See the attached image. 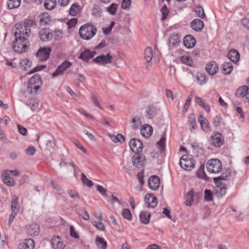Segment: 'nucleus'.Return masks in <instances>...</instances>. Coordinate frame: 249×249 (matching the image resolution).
Here are the masks:
<instances>
[{"label": "nucleus", "mask_w": 249, "mask_h": 249, "mask_svg": "<svg viewBox=\"0 0 249 249\" xmlns=\"http://www.w3.org/2000/svg\"><path fill=\"white\" fill-rule=\"evenodd\" d=\"M14 34L15 39L13 43V50L19 53L25 52L29 45L28 38L31 36V32L27 31L24 34H21L20 33L14 31Z\"/></svg>", "instance_id": "f257e3e1"}, {"label": "nucleus", "mask_w": 249, "mask_h": 249, "mask_svg": "<svg viewBox=\"0 0 249 249\" xmlns=\"http://www.w3.org/2000/svg\"><path fill=\"white\" fill-rule=\"evenodd\" d=\"M96 33L97 28L89 23L82 26L79 31L80 36L82 39L85 40L91 39L96 35Z\"/></svg>", "instance_id": "f03ea898"}, {"label": "nucleus", "mask_w": 249, "mask_h": 249, "mask_svg": "<svg viewBox=\"0 0 249 249\" xmlns=\"http://www.w3.org/2000/svg\"><path fill=\"white\" fill-rule=\"evenodd\" d=\"M36 25L35 20L29 18L25 19L24 20L23 24L21 23H17L14 26L13 30L21 34H24L26 31H30V28Z\"/></svg>", "instance_id": "7ed1b4c3"}, {"label": "nucleus", "mask_w": 249, "mask_h": 249, "mask_svg": "<svg viewBox=\"0 0 249 249\" xmlns=\"http://www.w3.org/2000/svg\"><path fill=\"white\" fill-rule=\"evenodd\" d=\"M206 167L209 172L216 174L221 170L222 164L220 161L217 159H211L208 161Z\"/></svg>", "instance_id": "20e7f679"}, {"label": "nucleus", "mask_w": 249, "mask_h": 249, "mask_svg": "<svg viewBox=\"0 0 249 249\" xmlns=\"http://www.w3.org/2000/svg\"><path fill=\"white\" fill-rule=\"evenodd\" d=\"M129 145L130 149L136 154L141 153L142 151L143 144L137 139H131L129 141Z\"/></svg>", "instance_id": "39448f33"}, {"label": "nucleus", "mask_w": 249, "mask_h": 249, "mask_svg": "<svg viewBox=\"0 0 249 249\" xmlns=\"http://www.w3.org/2000/svg\"><path fill=\"white\" fill-rule=\"evenodd\" d=\"M51 51L50 47L41 48L38 50L36 55L40 61H46L49 58Z\"/></svg>", "instance_id": "423d86ee"}, {"label": "nucleus", "mask_w": 249, "mask_h": 249, "mask_svg": "<svg viewBox=\"0 0 249 249\" xmlns=\"http://www.w3.org/2000/svg\"><path fill=\"white\" fill-rule=\"evenodd\" d=\"M41 142L46 145L48 149H50L54 145V139L51 134H45L41 138Z\"/></svg>", "instance_id": "0eeeda50"}, {"label": "nucleus", "mask_w": 249, "mask_h": 249, "mask_svg": "<svg viewBox=\"0 0 249 249\" xmlns=\"http://www.w3.org/2000/svg\"><path fill=\"white\" fill-rule=\"evenodd\" d=\"M112 57L107 53L106 55L102 54L97 56L93 59V62L97 64H100L104 65L107 64L111 63Z\"/></svg>", "instance_id": "6e6552de"}, {"label": "nucleus", "mask_w": 249, "mask_h": 249, "mask_svg": "<svg viewBox=\"0 0 249 249\" xmlns=\"http://www.w3.org/2000/svg\"><path fill=\"white\" fill-rule=\"evenodd\" d=\"M160 184V178L154 175L150 177L148 180V185L150 189L156 191L159 188Z\"/></svg>", "instance_id": "1a4fd4ad"}, {"label": "nucleus", "mask_w": 249, "mask_h": 249, "mask_svg": "<svg viewBox=\"0 0 249 249\" xmlns=\"http://www.w3.org/2000/svg\"><path fill=\"white\" fill-rule=\"evenodd\" d=\"M145 202L147 207L154 208L156 207L158 203L157 198L151 194H148L145 196Z\"/></svg>", "instance_id": "9d476101"}, {"label": "nucleus", "mask_w": 249, "mask_h": 249, "mask_svg": "<svg viewBox=\"0 0 249 249\" xmlns=\"http://www.w3.org/2000/svg\"><path fill=\"white\" fill-rule=\"evenodd\" d=\"M181 168L187 171H190L195 167L194 161L192 160H185L182 157L179 162Z\"/></svg>", "instance_id": "9b49d317"}, {"label": "nucleus", "mask_w": 249, "mask_h": 249, "mask_svg": "<svg viewBox=\"0 0 249 249\" xmlns=\"http://www.w3.org/2000/svg\"><path fill=\"white\" fill-rule=\"evenodd\" d=\"M227 186L225 183H220L215 186L214 193L217 197H222L226 194Z\"/></svg>", "instance_id": "f8f14e48"}, {"label": "nucleus", "mask_w": 249, "mask_h": 249, "mask_svg": "<svg viewBox=\"0 0 249 249\" xmlns=\"http://www.w3.org/2000/svg\"><path fill=\"white\" fill-rule=\"evenodd\" d=\"M153 56L152 49L151 47H147L144 52V58L147 63L146 64V69L149 70L152 66L151 60Z\"/></svg>", "instance_id": "ddd939ff"}, {"label": "nucleus", "mask_w": 249, "mask_h": 249, "mask_svg": "<svg viewBox=\"0 0 249 249\" xmlns=\"http://www.w3.org/2000/svg\"><path fill=\"white\" fill-rule=\"evenodd\" d=\"M96 54V52L95 51L91 52L89 49H86L84 52L81 53L78 58L88 62L90 58H93Z\"/></svg>", "instance_id": "4468645a"}, {"label": "nucleus", "mask_w": 249, "mask_h": 249, "mask_svg": "<svg viewBox=\"0 0 249 249\" xmlns=\"http://www.w3.org/2000/svg\"><path fill=\"white\" fill-rule=\"evenodd\" d=\"M145 157L144 155L137 154L132 158V163L134 166L140 168L143 165Z\"/></svg>", "instance_id": "2eb2a0df"}, {"label": "nucleus", "mask_w": 249, "mask_h": 249, "mask_svg": "<svg viewBox=\"0 0 249 249\" xmlns=\"http://www.w3.org/2000/svg\"><path fill=\"white\" fill-rule=\"evenodd\" d=\"M39 36L41 40L47 42L52 39L53 34L49 32L48 29H42L39 33Z\"/></svg>", "instance_id": "dca6fc26"}, {"label": "nucleus", "mask_w": 249, "mask_h": 249, "mask_svg": "<svg viewBox=\"0 0 249 249\" xmlns=\"http://www.w3.org/2000/svg\"><path fill=\"white\" fill-rule=\"evenodd\" d=\"M205 70L211 75H214L218 70L217 64L214 61H211L207 64Z\"/></svg>", "instance_id": "f3484780"}, {"label": "nucleus", "mask_w": 249, "mask_h": 249, "mask_svg": "<svg viewBox=\"0 0 249 249\" xmlns=\"http://www.w3.org/2000/svg\"><path fill=\"white\" fill-rule=\"evenodd\" d=\"M196 40L195 37L192 35L186 36L183 39V44L187 48H192L195 45Z\"/></svg>", "instance_id": "a211bd4d"}, {"label": "nucleus", "mask_w": 249, "mask_h": 249, "mask_svg": "<svg viewBox=\"0 0 249 249\" xmlns=\"http://www.w3.org/2000/svg\"><path fill=\"white\" fill-rule=\"evenodd\" d=\"M211 138V143L213 146L219 147L223 144L222 136L220 133H217L214 136H212Z\"/></svg>", "instance_id": "6ab92c4d"}, {"label": "nucleus", "mask_w": 249, "mask_h": 249, "mask_svg": "<svg viewBox=\"0 0 249 249\" xmlns=\"http://www.w3.org/2000/svg\"><path fill=\"white\" fill-rule=\"evenodd\" d=\"M153 128L151 125L145 124L141 128V134L145 138H149L152 134Z\"/></svg>", "instance_id": "aec40b11"}, {"label": "nucleus", "mask_w": 249, "mask_h": 249, "mask_svg": "<svg viewBox=\"0 0 249 249\" xmlns=\"http://www.w3.org/2000/svg\"><path fill=\"white\" fill-rule=\"evenodd\" d=\"M204 27L203 22L198 18L194 19L191 23L192 28L196 31L200 32L202 30Z\"/></svg>", "instance_id": "412c9836"}, {"label": "nucleus", "mask_w": 249, "mask_h": 249, "mask_svg": "<svg viewBox=\"0 0 249 249\" xmlns=\"http://www.w3.org/2000/svg\"><path fill=\"white\" fill-rule=\"evenodd\" d=\"M227 57L232 62H237L239 59L240 54L237 51L231 49L229 51Z\"/></svg>", "instance_id": "4be33fe9"}, {"label": "nucleus", "mask_w": 249, "mask_h": 249, "mask_svg": "<svg viewBox=\"0 0 249 249\" xmlns=\"http://www.w3.org/2000/svg\"><path fill=\"white\" fill-rule=\"evenodd\" d=\"M27 232L30 235H37L39 232V226L36 223H32L27 228Z\"/></svg>", "instance_id": "5701e85b"}, {"label": "nucleus", "mask_w": 249, "mask_h": 249, "mask_svg": "<svg viewBox=\"0 0 249 249\" xmlns=\"http://www.w3.org/2000/svg\"><path fill=\"white\" fill-rule=\"evenodd\" d=\"M231 169L229 168H224L222 170V173L221 175L217 178H214L213 180L216 183H218L219 180L226 179L228 177H230L231 176Z\"/></svg>", "instance_id": "b1692460"}, {"label": "nucleus", "mask_w": 249, "mask_h": 249, "mask_svg": "<svg viewBox=\"0 0 249 249\" xmlns=\"http://www.w3.org/2000/svg\"><path fill=\"white\" fill-rule=\"evenodd\" d=\"M2 179L3 182L8 186H13L15 184V180L10 177L8 171L3 174Z\"/></svg>", "instance_id": "393cba45"}, {"label": "nucleus", "mask_w": 249, "mask_h": 249, "mask_svg": "<svg viewBox=\"0 0 249 249\" xmlns=\"http://www.w3.org/2000/svg\"><path fill=\"white\" fill-rule=\"evenodd\" d=\"M200 196L199 194H195L193 190L189 191L186 195V200L185 201V203L187 206H191L192 204V203L194 201L195 196Z\"/></svg>", "instance_id": "a878e982"}, {"label": "nucleus", "mask_w": 249, "mask_h": 249, "mask_svg": "<svg viewBox=\"0 0 249 249\" xmlns=\"http://www.w3.org/2000/svg\"><path fill=\"white\" fill-rule=\"evenodd\" d=\"M34 241L30 238L25 240L22 245H20L18 249H34L35 247Z\"/></svg>", "instance_id": "bb28decb"}, {"label": "nucleus", "mask_w": 249, "mask_h": 249, "mask_svg": "<svg viewBox=\"0 0 249 249\" xmlns=\"http://www.w3.org/2000/svg\"><path fill=\"white\" fill-rule=\"evenodd\" d=\"M151 213L147 211H142L140 214V219L142 223L147 224L149 222Z\"/></svg>", "instance_id": "cd10ccee"}, {"label": "nucleus", "mask_w": 249, "mask_h": 249, "mask_svg": "<svg viewBox=\"0 0 249 249\" xmlns=\"http://www.w3.org/2000/svg\"><path fill=\"white\" fill-rule=\"evenodd\" d=\"M107 136L115 143L118 142L122 143L125 140L124 136L121 134H118L117 136H115L114 134L108 133L107 134Z\"/></svg>", "instance_id": "c85d7f7f"}, {"label": "nucleus", "mask_w": 249, "mask_h": 249, "mask_svg": "<svg viewBox=\"0 0 249 249\" xmlns=\"http://www.w3.org/2000/svg\"><path fill=\"white\" fill-rule=\"evenodd\" d=\"M249 90V88L247 86H242L239 88L235 93L236 95L239 97L242 98L244 97H247V91Z\"/></svg>", "instance_id": "c756f323"}, {"label": "nucleus", "mask_w": 249, "mask_h": 249, "mask_svg": "<svg viewBox=\"0 0 249 249\" xmlns=\"http://www.w3.org/2000/svg\"><path fill=\"white\" fill-rule=\"evenodd\" d=\"M198 120L203 130L207 131L209 129L208 121L203 115H199Z\"/></svg>", "instance_id": "7c9ffc66"}, {"label": "nucleus", "mask_w": 249, "mask_h": 249, "mask_svg": "<svg viewBox=\"0 0 249 249\" xmlns=\"http://www.w3.org/2000/svg\"><path fill=\"white\" fill-rule=\"evenodd\" d=\"M32 65V62L27 58H23L20 60L19 66L21 69L24 71H27Z\"/></svg>", "instance_id": "2f4dec72"}, {"label": "nucleus", "mask_w": 249, "mask_h": 249, "mask_svg": "<svg viewBox=\"0 0 249 249\" xmlns=\"http://www.w3.org/2000/svg\"><path fill=\"white\" fill-rule=\"evenodd\" d=\"M51 244L54 249H61L63 246V242L58 236L53 237L52 239Z\"/></svg>", "instance_id": "473e14b6"}, {"label": "nucleus", "mask_w": 249, "mask_h": 249, "mask_svg": "<svg viewBox=\"0 0 249 249\" xmlns=\"http://www.w3.org/2000/svg\"><path fill=\"white\" fill-rule=\"evenodd\" d=\"M37 84H42L41 76L38 74L33 75L29 80L28 86H34Z\"/></svg>", "instance_id": "72a5a7b5"}, {"label": "nucleus", "mask_w": 249, "mask_h": 249, "mask_svg": "<svg viewBox=\"0 0 249 249\" xmlns=\"http://www.w3.org/2000/svg\"><path fill=\"white\" fill-rule=\"evenodd\" d=\"M95 242L97 247L100 249H107V243L105 241L104 239L102 237L97 236L95 240Z\"/></svg>", "instance_id": "f704fd0d"}, {"label": "nucleus", "mask_w": 249, "mask_h": 249, "mask_svg": "<svg viewBox=\"0 0 249 249\" xmlns=\"http://www.w3.org/2000/svg\"><path fill=\"white\" fill-rule=\"evenodd\" d=\"M39 22L41 25L48 24L51 20L48 13H44L39 16Z\"/></svg>", "instance_id": "c9c22d12"}, {"label": "nucleus", "mask_w": 249, "mask_h": 249, "mask_svg": "<svg viewBox=\"0 0 249 249\" xmlns=\"http://www.w3.org/2000/svg\"><path fill=\"white\" fill-rule=\"evenodd\" d=\"M157 108L155 107L150 106L146 111V116L149 119H151L157 114Z\"/></svg>", "instance_id": "e433bc0d"}, {"label": "nucleus", "mask_w": 249, "mask_h": 249, "mask_svg": "<svg viewBox=\"0 0 249 249\" xmlns=\"http://www.w3.org/2000/svg\"><path fill=\"white\" fill-rule=\"evenodd\" d=\"M56 5V0H45L44 3V6L45 8L50 10L53 9Z\"/></svg>", "instance_id": "4c0bfd02"}, {"label": "nucleus", "mask_w": 249, "mask_h": 249, "mask_svg": "<svg viewBox=\"0 0 249 249\" xmlns=\"http://www.w3.org/2000/svg\"><path fill=\"white\" fill-rule=\"evenodd\" d=\"M19 205L18 198L16 196H13L11 204V210L18 211Z\"/></svg>", "instance_id": "58836bf2"}, {"label": "nucleus", "mask_w": 249, "mask_h": 249, "mask_svg": "<svg viewBox=\"0 0 249 249\" xmlns=\"http://www.w3.org/2000/svg\"><path fill=\"white\" fill-rule=\"evenodd\" d=\"M233 66L231 62H226L223 64V71L225 74H229L232 71Z\"/></svg>", "instance_id": "ea45409f"}, {"label": "nucleus", "mask_w": 249, "mask_h": 249, "mask_svg": "<svg viewBox=\"0 0 249 249\" xmlns=\"http://www.w3.org/2000/svg\"><path fill=\"white\" fill-rule=\"evenodd\" d=\"M20 2V0H8L7 6L10 9L16 8L19 6Z\"/></svg>", "instance_id": "a19ab883"}, {"label": "nucleus", "mask_w": 249, "mask_h": 249, "mask_svg": "<svg viewBox=\"0 0 249 249\" xmlns=\"http://www.w3.org/2000/svg\"><path fill=\"white\" fill-rule=\"evenodd\" d=\"M26 105H28V106H30L31 109L33 111H35V110H36L39 106V104L38 103L37 100H36V99H31L29 101L28 103L26 104Z\"/></svg>", "instance_id": "79ce46f5"}, {"label": "nucleus", "mask_w": 249, "mask_h": 249, "mask_svg": "<svg viewBox=\"0 0 249 249\" xmlns=\"http://www.w3.org/2000/svg\"><path fill=\"white\" fill-rule=\"evenodd\" d=\"M182 62L188 66H192L193 61L191 57L187 55H183L180 58Z\"/></svg>", "instance_id": "37998d69"}, {"label": "nucleus", "mask_w": 249, "mask_h": 249, "mask_svg": "<svg viewBox=\"0 0 249 249\" xmlns=\"http://www.w3.org/2000/svg\"><path fill=\"white\" fill-rule=\"evenodd\" d=\"M131 123L133 124L132 127L134 129H138L141 125L140 119L138 116H135L132 118Z\"/></svg>", "instance_id": "c03bdc74"}, {"label": "nucleus", "mask_w": 249, "mask_h": 249, "mask_svg": "<svg viewBox=\"0 0 249 249\" xmlns=\"http://www.w3.org/2000/svg\"><path fill=\"white\" fill-rule=\"evenodd\" d=\"M80 6L77 3H74L70 9V14L72 16H75L79 11Z\"/></svg>", "instance_id": "a18cd8bd"}, {"label": "nucleus", "mask_w": 249, "mask_h": 249, "mask_svg": "<svg viewBox=\"0 0 249 249\" xmlns=\"http://www.w3.org/2000/svg\"><path fill=\"white\" fill-rule=\"evenodd\" d=\"M207 79L206 76L201 73L197 74V82L200 85H203L206 83Z\"/></svg>", "instance_id": "49530a36"}, {"label": "nucleus", "mask_w": 249, "mask_h": 249, "mask_svg": "<svg viewBox=\"0 0 249 249\" xmlns=\"http://www.w3.org/2000/svg\"><path fill=\"white\" fill-rule=\"evenodd\" d=\"M195 12L198 17L201 18H204L206 17L204 9L201 6H196L195 8Z\"/></svg>", "instance_id": "de8ad7c7"}, {"label": "nucleus", "mask_w": 249, "mask_h": 249, "mask_svg": "<svg viewBox=\"0 0 249 249\" xmlns=\"http://www.w3.org/2000/svg\"><path fill=\"white\" fill-rule=\"evenodd\" d=\"M204 164H201L196 172V176L199 178H204L206 177L204 172Z\"/></svg>", "instance_id": "09e8293b"}, {"label": "nucleus", "mask_w": 249, "mask_h": 249, "mask_svg": "<svg viewBox=\"0 0 249 249\" xmlns=\"http://www.w3.org/2000/svg\"><path fill=\"white\" fill-rule=\"evenodd\" d=\"M165 141L166 138L164 137H162L160 140L157 142V144L159 146L160 150L161 152H163L165 150Z\"/></svg>", "instance_id": "8fccbe9b"}, {"label": "nucleus", "mask_w": 249, "mask_h": 249, "mask_svg": "<svg viewBox=\"0 0 249 249\" xmlns=\"http://www.w3.org/2000/svg\"><path fill=\"white\" fill-rule=\"evenodd\" d=\"M169 42L170 44H172L174 46L178 45L179 43V38L178 35H173L169 39Z\"/></svg>", "instance_id": "3c124183"}, {"label": "nucleus", "mask_w": 249, "mask_h": 249, "mask_svg": "<svg viewBox=\"0 0 249 249\" xmlns=\"http://www.w3.org/2000/svg\"><path fill=\"white\" fill-rule=\"evenodd\" d=\"M122 215L124 218L128 220H131L132 218V214L128 209H124L122 211Z\"/></svg>", "instance_id": "603ef678"}, {"label": "nucleus", "mask_w": 249, "mask_h": 249, "mask_svg": "<svg viewBox=\"0 0 249 249\" xmlns=\"http://www.w3.org/2000/svg\"><path fill=\"white\" fill-rule=\"evenodd\" d=\"M81 180L83 184L88 187H90L93 185L92 181L89 180L84 173L81 174Z\"/></svg>", "instance_id": "864d4df0"}, {"label": "nucleus", "mask_w": 249, "mask_h": 249, "mask_svg": "<svg viewBox=\"0 0 249 249\" xmlns=\"http://www.w3.org/2000/svg\"><path fill=\"white\" fill-rule=\"evenodd\" d=\"M160 11L162 13V17L161 19L162 20H165L169 14V10L166 5H164L160 9Z\"/></svg>", "instance_id": "5fc2aeb1"}, {"label": "nucleus", "mask_w": 249, "mask_h": 249, "mask_svg": "<svg viewBox=\"0 0 249 249\" xmlns=\"http://www.w3.org/2000/svg\"><path fill=\"white\" fill-rule=\"evenodd\" d=\"M118 5L115 3H112L107 8V12L110 14L114 15L116 14Z\"/></svg>", "instance_id": "6e6d98bb"}, {"label": "nucleus", "mask_w": 249, "mask_h": 249, "mask_svg": "<svg viewBox=\"0 0 249 249\" xmlns=\"http://www.w3.org/2000/svg\"><path fill=\"white\" fill-rule=\"evenodd\" d=\"M204 198L207 201L213 200V194L211 190L206 189L204 191Z\"/></svg>", "instance_id": "4d7b16f0"}, {"label": "nucleus", "mask_w": 249, "mask_h": 249, "mask_svg": "<svg viewBox=\"0 0 249 249\" xmlns=\"http://www.w3.org/2000/svg\"><path fill=\"white\" fill-rule=\"evenodd\" d=\"M71 65L72 63L71 62L68 60H65L60 65H59V66L61 68L62 71L64 72L66 69L69 68Z\"/></svg>", "instance_id": "13d9d810"}, {"label": "nucleus", "mask_w": 249, "mask_h": 249, "mask_svg": "<svg viewBox=\"0 0 249 249\" xmlns=\"http://www.w3.org/2000/svg\"><path fill=\"white\" fill-rule=\"evenodd\" d=\"M41 84H37L34 86H28V89H30L32 93H36V91L39 89Z\"/></svg>", "instance_id": "bf43d9fd"}, {"label": "nucleus", "mask_w": 249, "mask_h": 249, "mask_svg": "<svg viewBox=\"0 0 249 249\" xmlns=\"http://www.w3.org/2000/svg\"><path fill=\"white\" fill-rule=\"evenodd\" d=\"M131 0H123L121 3V7L124 9H128L130 8Z\"/></svg>", "instance_id": "052dcab7"}, {"label": "nucleus", "mask_w": 249, "mask_h": 249, "mask_svg": "<svg viewBox=\"0 0 249 249\" xmlns=\"http://www.w3.org/2000/svg\"><path fill=\"white\" fill-rule=\"evenodd\" d=\"M68 193L71 198L74 199L79 198V195L76 191L74 190H70L68 191Z\"/></svg>", "instance_id": "680f3d73"}, {"label": "nucleus", "mask_w": 249, "mask_h": 249, "mask_svg": "<svg viewBox=\"0 0 249 249\" xmlns=\"http://www.w3.org/2000/svg\"><path fill=\"white\" fill-rule=\"evenodd\" d=\"M115 24V22L114 21H111L110 22V25L107 27L103 29V32L105 35H109L112 30L114 25Z\"/></svg>", "instance_id": "e2e57ef3"}, {"label": "nucleus", "mask_w": 249, "mask_h": 249, "mask_svg": "<svg viewBox=\"0 0 249 249\" xmlns=\"http://www.w3.org/2000/svg\"><path fill=\"white\" fill-rule=\"evenodd\" d=\"M91 98L92 99L93 102L95 104V105L97 107H98L99 108L102 109V107L101 106L100 103L97 99V97L96 95H95V94L94 92H92L91 93Z\"/></svg>", "instance_id": "0e129e2a"}, {"label": "nucleus", "mask_w": 249, "mask_h": 249, "mask_svg": "<svg viewBox=\"0 0 249 249\" xmlns=\"http://www.w3.org/2000/svg\"><path fill=\"white\" fill-rule=\"evenodd\" d=\"M18 132L22 135L25 136L27 134V130L26 128L23 127L20 124H18L17 125Z\"/></svg>", "instance_id": "69168bd1"}, {"label": "nucleus", "mask_w": 249, "mask_h": 249, "mask_svg": "<svg viewBox=\"0 0 249 249\" xmlns=\"http://www.w3.org/2000/svg\"><path fill=\"white\" fill-rule=\"evenodd\" d=\"M222 120L220 116L216 115L213 119V124L215 126H217L219 125Z\"/></svg>", "instance_id": "338daca9"}, {"label": "nucleus", "mask_w": 249, "mask_h": 249, "mask_svg": "<svg viewBox=\"0 0 249 249\" xmlns=\"http://www.w3.org/2000/svg\"><path fill=\"white\" fill-rule=\"evenodd\" d=\"M97 190L103 196H107V190L102 186L100 185H97Z\"/></svg>", "instance_id": "774afa93"}]
</instances>
